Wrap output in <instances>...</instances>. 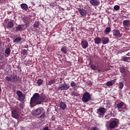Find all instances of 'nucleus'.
I'll list each match as a JSON object with an SVG mask.
<instances>
[{
	"label": "nucleus",
	"mask_w": 130,
	"mask_h": 130,
	"mask_svg": "<svg viewBox=\"0 0 130 130\" xmlns=\"http://www.w3.org/2000/svg\"><path fill=\"white\" fill-rule=\"evenodd\" d=\"M12 116L14 118H18L19 117V112H18V110L14 109L12 111Z\"/></svg>",
	"instance_id": "nucleus-12"
},
{
	"label": "nucleus",
	"mask_w": 130,
	"mask_h": 130,
	"mask_svg": "<svg viewBox=\"0 0 130 130\" xmlns=\"http://www.w3.org/2000/svg\"><path fill=\"white\" fill-rule=\"evenodd\" d=\"M16 94L19 98V101L22 102L23 101V100H25V94H24V93H23L22 91L20 90H17L16 92Z\"/></svg>",
	"instance_id": "nucleus-6"
},
{
	"label": "nucleus",
	"mask_w": 130,
	"mask_h": 130,
	"mask_svg": "<svg viewBox=\"0 0 130 130\" xmlns=\"http://www.w3.org/2000/svg\"><path fill=\"white\" fill-rule=\"evenodd\" d=\"M19 107H20V108H24V103L19 104Z\"/></svg>",
	"instance_id": "nucleus-39"
},
{
	"label": "nucleus",
	"mask_w": 130,
	"mask_h": 130,
	"mask_svg": "<svg viewBox=\"0 0 130 130\" xmlns=\"http://www.w3.org/2000/svg\"><path fill=\"white\" fill-rule=\"evenodd\" d=\"M5 54L7 55H10V54H11V49L10 48H7L5 49Z\"/></svg>",
	"instance_id": "nucleus-26"
},
{
	"label": "nucleus",
	"mask_w": 130,
	"mask_h": 130,
	"mask_svg": "<svg viewBox=\"0 0 130 130\" xmlns=\"http://www.w3.org/2000/svg\"><path fill=\"white\" fill-rule=\"evenodd\" d=\"M44 110V109H43V108L40 107L34 111L32 112V115H39V114H41V113H42V112H43Z\"/></svg>",
	"instance_id": "nucleus-7"
},
{
	"label": "nucleus",
	"mask_w": 130,
	"mask_h": 130,
	"mask_svg": "<svg viewBox=\"0 0 130 130\" xmlns=\"http://www.w3.org/2000/svg\"><path fill=\"white\" fill-rule=\"evenodd\" d=\"M124 86V85L123 84V83L122 82H119V88L120 89H122V88H123Z\"/></svg>",
	"instance_id": "nucleus-34"
},
{
	"label": "nucleus",
	"mask_w": 130,
	"mask_h": 130,
	"mask_svg": "<svg viewBox=\"0 0 130 130\" xmlns=\"http://www.w3.org/2000/svg\"><path fill=\"white\" fill-rule=\"evenodd\" d=\"M43 80L40 79L39 80H38L37 83L38 84V86H41V85L43 84Z\"/></svg>",
	"instance_id": "nucleus-29"
},
{
	"label": "nucleus",
	"mask_w": 130,
	"mask_h": 130,
	"mask_svg": "<svg viewBox=\"0 0 130 130\" xmlns=\"http://www.w3.org/2000/svg\"><path fill=\"white\" fill-rule=\"evenodd\" d=\"M90 68L92 70H93V71H96V70H97V67L94 64H91L90 65Z\"/></svg>",
	"instance_id": "nucleus-30"
},
{
	"label": "nucleus",
	"mask_w": 130,
	"mask_h": 130,
	"mask_svg": "<svg viewBox=\"0 0 130 130\" xmlns=\"http://www.w3.org/2000/svg\"><path fill=\"white\" fill-rule=\"evenodd\" d=\"M102 41L103 42V44H107V43H109V39L107 37H102Z\"/></svg>",
	"instance_id": "nucleus-16"
},
{
	"label": "nucleus",
	"mask_w": 130,
	"mask_h": 130,
	"mask_svg": "<svg viewBox=\"0 0 130 130\" xmlns=\"http://www.w3.org/2000/svg\"><path fill=\"white\" fill-rule=\"evenodd\" d=\"M78 12L82 17H86L87 15V11L85 9L83 8H79Z\"/></svg>",
	"instance_id": "nucleus-11"
},
{
	"label": "nucleus",
	"mask_w": 130,
	"mask_h": 130,
	"mask_svg": "<svg viewBox=\"0 0 130 130\" xmlns=\"http://www.w3.org/2000/svg\"><path fill=\"white\" fill-rule=\"evenodd\" d=\"M92 130H99V129L97 127H93Z\"/></svg>",
	"instance_id": "nucleus-41"
},
{
	"label": "nucleus",
	"mask_w": 130,
	"mask_h": 130,
	"mask_svg": "<svg viewBox=\"0 0 130 130\" xmlns=\"http://www.w3.org/2000/svg\"><path fill=\"white\" fill-rule=\"evenodd\" d=\"M20 7L21 9L25 10V11H27V10H28V5H27L26 4H21Z\"/></svg>",
	"instance_id": "nucleus-21"
},
{
	"label": "nucleus",
	"mask_w": 130,
	"mask_h": 130,
	"mask_svg": "<svg viewBox=\"0 0 130 130\" xmlns=\"http://www.w3.org/2000/svg\"><path fill=\"white\" fill-rule=\"evenodd\" d=\"M68 48L66 46H62L61 48V51L62 52L64 53V54H66V53H68Z\"/></svg>",
	"instance_id": "nucleus-20"
},
{
	"label": "nucleus",
	"mask_w": 130,
	"mask_h": 130,
	"mask_svg": "<svg viewBox=\"0 0 130 130\" xmlns=\"http://www.w3.org/2000/svg\"><path fill=\"white\" fill-rule=\"evenodd\" d=\"M111 31V28L110 27H106L105 30L104 31L105 34H108V33H110Z\"/></svg>",
	"instance_id": "nucleus-24"
},
{
	"label": "nucleus",
	"mask_w": 130,
	"mask_h": 130,
	"mask_svg": "<svg viewBox=\"0 0 130 130\" xmlns=\"http://www.w3.org/2000/svg\"><path fill=\"white\" fill-rule=\"evenodd\" d=\"M71 87H76L77 86V84L74 81H72L71 83Z\"/></svg>",
	"instance_id": "nucleus-36"
},
{
	"label": "nucleus",
	"mask_w": 130,
	"mask_h": 130,
	"mask_svg": "<svg viewBox=\"0 0 130 130\" xmlns=\"http://www.w3.org/2000/svg\"><path fill=\"white\" fill-rule=\"evenodd\" d=\"M23 54H27V50L26 49H23Z\"/></svg>",
	"instance_id": "nucleus-40"
},
{
	"label": "nucleus",
	"mask_w": 130,
	"mask_h": 130,
	"mask_svg": "<svg viewBox=\"0 0 130 130\" xmlns=\"http://www.w3.org/2000/svg\"><path fill=\"white\" fill-rule=\"evenodd\" d=\"M123 26L125 29L126 30H129L130 28V20H124L123 21Z\"/></svg>",
	"instance_id": "nucleus-8"
},
{
	"label": "nucleus",
	"mask_w": 130,
	"mask_h": 130,
	"mask_svg": "<svg viewBox=\"0 0 130 130\" xmlns=\"http://www.w3.org/2000/svg\"><path fill=\"white\" fill-rule=\"evenodd\" d=\"M101 40L102 39L99 37L94 39V43H95V44H100V43H101Z\"/></svg>",
	"instance_id": "nucleus-18"
},
{
	"label": "nucleus",
	"mask_w": 130,
	"mask_h": 130,
	"mask_svg": "<svg viewBox=\"0 0 130 130\" xmlns=\"http://www.w3.org/2000/svg\"><path fill=\"white\" fill-rule=\"evenodd\" d=\"M13 27H14V23L12 21H9L7 23V28H13Z\"/></svg>",
	"instance_id": "nucleus-22"
},
{
	"label": "nucleus",
	"mask_w": 130,
	"mask_h": 130,
	"mask_svg": "<svg viewBox=\"0 0 130 130\" xmlns=\"http://www.w3.org/2000/svg\"><path fill=\"white\" fill-rule=\"evenodd\" d=\"M122 59V60H123V61H126L127 60H128V57H123Z\"/></svg>",
	"instance_id": "nucleus-38"
},
{
	"label": "nucleus",
	"mask_w": 130,
	"mask_h": 130,
	"mask_svg": "<svg viewBox=\"0 0 130 130\" xmlns=\"http://www.w3.org/2000/svg\"><path fill=\"white\" fill-rule=\"evenodd\" d=\"M71 95L73 96V97H78L79 94L78 93L76 92V91H72L71 93Z\"/></svg>",
	"instance_id": "nucleus-27"
},
{
	"label": "nucleus",
	"mask_w": 130,
	"mask_h": 130,
	"mask_svg": "<svg viewBox=\"0 0 130 130\" xmlns=\"http://www.w3.org/2000/svg\"><path fill=\"white\" fill-rule=\"evenodd\" d=\"M59 107L62 110H64L67 108V104L63 102H61L59 103Z\"/></svg>",
	"instance_id": "nucleus-17"
},
{
	"label": "nucleus",
	"mask_w": 130,
	"mask_h": 130,
	"mask_svg": "<svg viewBox=\"0 0 130 130\" xmlns=\"http://www.w3.org/2000/svg\"><path fill=\"white\" fill-rule=\"evenodd\" d=\"M105 108H100L99 109L97 110L98 114L99 115H100V116H104L105 114Z\"/></svg>",
	"instance_id": "nucleus-9"
},
{
	"label": "nucleus",
	"mask_w": 130,
	"mask_h": 130,
	"mask_svg": "<svg viewBox=\"0 0 130 130\" xmlns=\"http://www.w3.org/2000/svg\"><path fill=\"white\" fill-rule=\"evenodd\" d=\"M1 91H2V88H1V87H0V92H1Z\"/></svg>",
	"instance_id": "nucleus-46"
},
{
	"label": "nucleus",
	"mask_w": 130,
	"mask_h": 130,
	"mask_svg": "<svg viewBox=\"0 0 130 130\" xmlns=\"http://www.w3.org/2000/svg\"><path fill=\"white\" fill-rule=\"evenodd\" d=\"M97 71H98V72H100V69H98V68H97Z\"/></svg>",
	"instance_id": "nucleus-44"
},
{
	"label": "nucleus",
	"mask_w": 130,
	"mask_h": 130,
	"mask_svg": "<svg viewBox=\"0 0 130 130\" xmlns=\"http://www.w3.org/2000/svg\"><path fill=\"white\" fill-rule=\"evenodd\" d=\"M23 25L19 24L16 27V31H23Z\"/></svg>",
	"instance_id": "nucleus-19"
},
{
	"label": "nucleus",
	"mask_w": 130,
	"mask_h": 130,
	"mask_svg": "<svg viewBox=\"0 0 130 130\" xmlns=\"http://www.w3.org/2000/svg\"><path fill=\"white\" fill-rule=\"evenodd\" d=\"M34 28H38L39 27V22L36 21L34 24Z\"/></svg>",
	"instance_id": "nucleus-31"
},
{
	"label": "nucleus",
	"mask_w": 130,
	"mask_h": 130,
	"mask_svg": "<svg viewBox=\"0 0 130 130\" xmlns=\"http://www.w3.org/2000/svg\"><path fill=\"white\" fill-rule=\"evenodd\" d=\"M2 44V42L1 41V38H0V45Z\"/></svg>",
	"instance_id": "nucleus-45"
},
{
	"label": "nucleus",
	"mask_w": 130,
	"mask_h": 130,
	"mask_svg": "<svg viewBox=\"0 0 130 130\" xmlns=\"http://www.w3.org/2000/svg\"><path fill=\"white\" fill-rule=\"evenodd\" d=\"M120 72L122 74H124L125 73V69L124 68H121L120 69Z\"/></svg>",
	"instance_id": "nucleus-35"
},
{
	"label": "nucleus",
	"mask_w": 130,
	"mask_h": 130,
	"mask_svg": "<svg viewBox=\"0 0 130 130\" xmlns=\"http://www.w3.org/2000/svg\"><path fill=\"white\" fill-rule=\"evenodd\" d=\"M113 85V83L111 81H109L107 83V86L110 87V86H112Z\"/></svg>",
	"instance_id": "nucleus-37"
},
{
	"label": "nucleus",
	"mask_w": 130,
	"mask_h": 130,
	"mask_svg": "<svg viewBox=\"0 0 130 130\" xmlns=\"http://www.w3.org/2000/svg\"><path fill=\"white\" fill-rule=\"evenodd\" d=\"M124 105V103L123 102H120L116 104V106L118 108V109H120L121 108H122V107Z\"/></svg>",
	"instance_id": "nucleus-23"
},
{
	"label": "nucleus",
	"mask_w": 130,
	"mask_h": 130,
	"mask_svg": "<svg viewBox=\"0 0 130 130\" xmlns=\"http://www.w3.org/2000/svg\"><path fill=\"white\" fill-rule=\"evenodd\" d=\"M113 35L115 37H121L122 36V34L120 33V31L118 29L113 30Z\"/></svg>",
	"instance_id": "nucleus-10"
},
{
	"label": "nucleus",
	"mask_w": 130,
	"mask_h": 130,
	"mask_svg": "<svg viewBox=\"0 0 130 130\" xmlns=\"http://www.w3.org/2000/svg\"><path fill=\"white\" fill-rule=\"evenodd\" d=\"M22 20L23 21L24 23L25 24L27 23V22H29V18L27 17L24 16L22 18Z\"/></svg>",
	"instance_id": "nucleus-28"
},
{
	"label": "nucleus",
	"mask_w": 130,
	"mask_h": 130,
	"mask_svg": "<svg viewBox=\"0 0 130 130\" xmlns=\"http://www.w3.org/2000/svg\"><path fill=\"white\" fill-rule=\"evenodd\" d=\"M89 3L91 5L94 6V7H97V6H99V5H100V2H99L98 0H90Z\"/></svg>",
	"instance_id": "nucleus-13"
},
{
	"label": "nucleus",
	"mask_w": 130,
	"mask_h": 130,
	"mask_svg": "<svg viewBox=\"0 0 130 130\" xmlns=\"http://www.w3.org/2000/svg\"><path fill=\"white\" fill-rule=\"evenodd\" d=\"M81 45L82 48H84V49H86V48L88 47V41L87 40L82 41L81 43Z\"/></svg>",
	"instance_id": "nucleus-14"
},
{
	"label": "nucleus",
	"mask_w": 130,
	"mask_h": 130,
	"mask_svg": "<svg viewBox=\"0 0 130 130\" xmlns=\"http://www.w3.org/2000/svg\"><path fill=\"white\" fill-rule=\"evenodd\" d=\"M118 125V120L117 119H115L113 120L110 121L109 124L108 126L109 128L110 129H113V128H115Z\"/></svg>",
	"instance_id": "nucleus-3"
},
{
	"label": "nucleus",
	"mask_w": 130,
	"mask_h": 130,
	"mask_svg": "<svg viewBox=\"0 0 130 130\" xmlns=\"http://www.w3.org/2000/svg\"><path fill=\"white\" fill-rule=\"evenodd\" d=\"M45 95L42 94L41 96L39 93H36L34 94L32 97L30 99V106H34L35 105H37L38 104H41V101H44L45 99Z\"/></svg>",
	"instance_id": "nucleus-1"
},
{
	"label": "nucleus",
	"mask_w": 130,
	"mask_h": 130,
	"mask_svg": "<svg viewBox=\"0 0 130 130\" xmlns=\"http://www.w3.org/2000/svg\"><path fill=\"white\" fill-rule=\"evenodd\" d=\"M43 130H49V128H48V127H46L43 128Z\"/></svg>",
	"instance_id": "nucleus-42"
},
{
	"label": "nucleus",
	"mask_w": 130,
	"mask_h": 130,
	"mask_svg": "<svg viewBox=\"0 0 130 130\" xmlns=\"http://www.w3.org/2000/svg\"><path fill=\"white\" fill-rule=\"evenodd\" d=\"M45 118H46V114H45V112H44L40 117H38V119L40 121H44Z\"/></svg>",
	"instance_id": "nucleus-15"
},
{
	"label": "nucleus",
	"mask_w": 130,
	"mask_h": 130,
	"mask_svg": "<svg viewBox=\"0 0 130 130\" xmlns=\"http://www.w3.org/2000/svg\"><path fill=\"white\" fill-rule=\"evenodd\" d=\"M126 55H127L128 56H130V52H129L127 54H126Z\"/></svg>",
	"instance_id": "nucleus-43"
},
{
	"label": "nucleus",
	"mask_w": 130,
	"mask_h": 130,
	"mask_svg": "<svg viewBox=\"0 0 130 130\" xmlns=\"http://www.w3.org/2000/svg\"><path fill=\"white\" fill-rule=\"evenodd\" d=\"M91 94L89 92H86L83 94L81 100L82 102L86 103V102H89L91 100Z\"/></svg>",
	"instance_id": "nucleus-4"
},
{
	"label": "nucleus",
	"mask_w": 130,
	"mask_h": 130,
	"mask_svg": "<svg viewBox=\"0 0 130 130\" xmlns=\"http://www.w3.org/2000/svg\"><path fill=\"white\" fill-rule=\"evenodd\" d=\"M119 9H120V7L118 5H115L114 7V10L115 11H118L119 10Z\"/></svg>",
	"instance_id": "nucleus-33"
},
{
	"label": "nucleus",
	"mask_w": 130,
	"mask_h": 130,
	"mask_svg": "<svg viewBox=\"0 0 130 130\" xmlns=\"http://www.w3.org/2000/svg\"><path fill=\"white\" fill-rule=\"evenodd\" d=\"M22 41V39L21 38V37H17L15 40L13 41L14 43H19V42Z\"/></svg>",
	"instance_id": "nucleus-25"
},
{
	"label": "nucleus",
	"mask_w": 130,
	"mask_h": 130,
	"mask_svg": "<svg viewBox=\"0 0 130 130\" xmlns=\"http://www.w3.org/2000/svg\"><path fill=\"white\" fill-rule=\"evenodd\" d=\"M70 88V84L64 83L59 85L57 88L58 90L62 91L63 90H68Z\"/></svg>",
	"instance_id": "nucleus-5"
},
{
	"label": "nucleus",
	"mask_w": 130,
	"mask_h": 130,
	"mask_svg": "<svg viewBox=\"0 0 130 130\" xmlns=\"http://www.w3.org/2000/svg\"><path fill=\"white\" fill-rule=\"evenodd\" d=\"M5 79L8 82H12V83H17L20 81V77L16 75H11L10 77L7 76Z\"/></svg>",
	"instance_id": "nucleus-2"
},
{
	"label": "nucleus",
	"mask_w": 130,
	"mask_h": 130,
	"mask_svg": "<svg viewBox=\"0 0 130 130\" xmlns=\"http://www.w3.org/2000/svg\"><path fill=\"white\" fill-rule=\"evenodd\" d=\"M55 83V80L54 79H51L49 82H48V85H52V84H54Z\"/></svg>",
	"instance_id": "nucleus-32"
}]
</instances>
